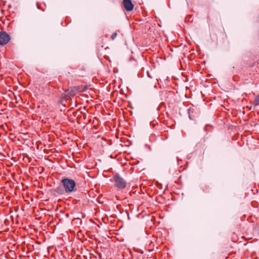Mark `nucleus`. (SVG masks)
<instances>
[{
    "label": "nucleus",
    "instance_id": "1",
    "mask_svg": "<svg viewBox=\"0 0 259 259\" xmlns=\"http://www.w3.org/2000/svg\"><path fill=\"white\" fill-rule=\"evenodd\" d=\"M61 182L67 193H70L77 190L76 184L73 180L64 178L61 180Z\"/></svg>",
    "mask_w": 259,
    "mask_h": 259
},
{
    "label": "nucleus",
    "instance_id": "2",
    "mask_svg": "<svg viewBox=\"0 0 259 259\" xmlns=\"http://www.w3.org/2000/svg\"><path fill=\"white\" fill-rule=\"evenodd\" d=\"M113 182L114 187L118 190H122L126 187V181L117 173L113 176Z\"/></svg>",
    "mask_w": 259,
    "mask_h": 259
},
{
    "label": "nucleus",
    "instance_id": "3",
    "mask_svg": "<svg viewBox=\"0 0 259 259\" xmlns=\"http://www.w3.org/2000/svg\"><path fill=\"white\" fill-rule=\"evenodd\" d=\"M10 36L5 31L0 32V45L4 46L10 40Z\"/></svg>",
    "mask_w": 259,
    "mask_h": 259
},
{
    "label": "nucleus",
    "instance_id": "4",
    "mask_svg": "<svg viewBox=\"0 0 259 259\" xmlns=\"http://www.w3.org/2000/svg\"><path fill=\"white\" fill-rule=\"evenodd\" d=\"M122 4L123 7L127 11H131L133 10L134 5L131 0H123Z\"/></svg>",
    "mask_w": 259,
    "mask_h": 259
},
{
    "label": "nucleus",
    "instance_id": "5",
    "mask_svg": "<svg viewBox=\"0 0 259 259\" xmlns=\"http://www.w3.org/2000/svg\"><path fill=\"white\" fill-rule=\"evenodd\" d=\"M194 109L193 108H192V109L190 108L188 110V115H189V117L191 120H194L195 117L196 116L194 115Z\"/></svg>",
    "mask_w": 259,
    "mask_h": 259
},
{
    "label": "nucleus",
    "instance_id": "6",
    "mask_svg": "<svg viewBox=\"0 0 259 259\" xmlns=\"http://www.w3.org/2000/svg\"><path fill=\"white\" fill-rule=\"evenodd\" d=\"M254 106H257L259 105V95L256 96L253 103Z\"/></svg>",
    "mask_w": 259,
    "mask_h": 259
},
{
    "label": "nucleus",
    "instance_id": "7",
    "mask_svg": "<svg viewBox=\"0 0 259 259\" xmlns=\"http://www.w3.org/2000/svg\"><path fill=\"white\" fill-rule=\"evenodd\" d=\"M117 33L116 32H114L113 33H112V34L111 35V38L112 40H114L116 37L117 36Z\"/></svg>",
    "mask_w": 259,
    "mask_h": 259
},
{
    "label": "nucleus",
    "instance_id": "8",
    "mask_svg": "<svg viewBox=\"0 0 259 259\" xmlns=\"http://www.w3.org/2000/svg\"><path fill=\"white\" fill-rule=\"evenodd\" d=\"M147 75L149 77L152 78V76L150 75V74L149 73V72H147Z\"/></svg>",
    "mask_w": 259,
    "mask_h": 259
},
{
    "label": "nucleus",
    "instance_id": "9",
    "mask_svg": "<svg viewBox=\"0 0 259 259\" xmlns=\"http://www.w3.org/2000/svg\"><path fill=\"white\" fill-rule=\"evenodd\" d=\"M59 189H60L59 188H57L56 192H58V193H59Z\"/></svg>",
    "mask_w": 259,
    "mask_h": 259
},
{
    "label": "nucleus",
    "instance_id": "10",
    "mask_svg": "<svg viewBox=\"0 0 259 259\" xmlns=\"http://www.w3.org/2000/svg\"><path fill=\"white\" fill-rule=\"evenodd\" d=\"M177 159H178V161H179V160H180V159H179V157H177Z\"/></svg>",
    "mask_w": 259,
    "mask_h": 259
}]
</instances>
